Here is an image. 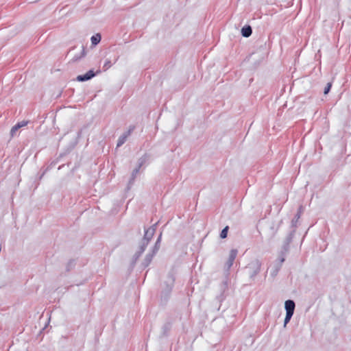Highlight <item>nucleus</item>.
I'll use <instances>...</instances> for the list:
<instances>
[{"instance_id": "nucleus-17", "label": "nucleus", "mask_w": 351, "mask_h": 351, "mask_svg": "<svg viewBox=\"0 0 351 351\" xmlns=\"http://www.w3.org/2000/svg\"><path fill=\"white\" fill-rule=\"evenodd\" d=\"M295 304L293 300H288L285 302V307H295Z\"/></svg>"}, {"instance_id": "nucleus-21", "label": "nucleus", "mask_w": 351, "mask_h": 351, "mask_svg": "<svg viewBox=\"0 0 351 351\" xmlns=\"http://www.w3.org/2000/svg\"><path fill=\"white\" fill-rule=\"evenodd\" d=\"M164 329V334L167 332L170 329V325L169 324H165L163 327Z\"/></svg>"}, {"instance_id": "nucleus-22", "label": "nucleus", "mask_w": 351, "mask_h": 351, "mask_svg": "<svg viewBox=\"0 0 351 351\" xmlns=\"http://www.w3.org/2000/svg\"><path fill=\"white\" fill-rule=\"evenodd\" d=\"M226 287H227V282H223L221 285V289H226Z\"/></svg>"}, {"instance_id": "nucleus-1", "label": "nucleus", "mask_w": 351, "mask_h": 351, "mask_svg": "<svg viewBox=\"0 0 351 351\" xmlns=\"http://www.w3.org/2000/svg\"><path fill=\"white\" fill-rule=\"evenodd\" d=\"M175 278L172 274H169L167 276L166 280L163 282L162 285V292H161V300H167L171 292L174 285Z\"/></svg>"}, {"instance_id": "nucleus-19", "label": "nucleus", "mask_w": 351, "mask_h": 351, "mask_svg": "<svg viewBox=\"0 0 351 351\" xmlns=\"http://www.w3.org/2000/svg\"><path fill=\"white\" fill-rule=\"evenodd\" d=\"M50 314L49 313H47V323L45 324V326L43 328V329L41 330L40 332H43V330H44L47 326H48L49 323V321H50Z\"/></svg>"}, {"instance_id": "nucleus-18", "label": "nucleus", "mask_w": 351, "mask_h": 351, "mask_svg": "<svg viewBox=\"0 0 351 351\" xmlns=\"http://www.w3.org/2000/svg\"><path fill=\"white\" fill-rule=\"evenodd\" d=\"M331 86H332V84L330 82H328L326 84V87L324 88V95H326V94H328L329 93V91H330V90L331 88Z\"/></svg>"}, {"instance_id": "nucleus-10", "label": "nucleus", "mask_w": 351, "mask_h": 351, "mask_svg": "<svg viewBox=\"0 0 351 351\" xmlns=\"http://www.w3.org/2000/svg\"><path fill=\"white\" fill-rule=\"evenodd\" d=\"M286 309V316L284 322V327L289 323L291 318L292 317L295 308H285Z\"/></svg>"}, {"instance_id": "nucleus-16", "label": "nucleus", "mask_w": 351, "mask_h": 351, "mask_svg": "<svg viewBox=\"0 0 351 351\" xmlns=\"http://www.w3.org/2000/svg\"><path fill=\"white\" fill-rule=\"evenodd\" d=\"M228 226H226L221 232L220 237L221 239H225L227 237L228 231Z\"/></svg>"}, {"instance_id": "nucleus-20", "label": "nucleus", "mask_w": 351, "mask_h": 351, "mask_svg": "<svg viewBox=\"0 0 351 351\" xmlns=\"http://www.w3.org/2000/svg\"><path fill=\"white\" fill-rule=\"evenodd\" d=\"M111 62L109 60H107L104 65V68H105V70L109 69L111 66Z\"/></svg>"}, {"instance_id": "nucleus-14", "label": "nucleus", "mask_w": 351, "mask_h": 351, "mask_svg": "<svg viewBox=\"0 0 351 351\" xmlns=\"http://www.w3.org/2000/svg\"><path fill=\"white\" fill-rule=\"evenodd\" d=\"M91 43H92V45H97L100 40H101V35L99 34H97L95 35H93L91 38Z\"/></svg>"}, {"instance_id": "nucleus-15", "label": "nucleus", "mask_w": 351, "mask_h": 351, "mask_svg": "<svg viewBox=\"0 0 351 351\" xmlns=\"http://www.w3.org/2000/svg\"><path fill=\"white\" fill-rule=\"evenodd\" d=\"M162 239V233L160 234L154 247V254H156L160 248V243Z\"/></svg>"}, {"instance_id": "nucleus-2", "label": "nucleus", "mask_w": 351, "mask_h": 351, "mask_svg": "<svg viewBox=\"0 0 351 351\" xmlns=\"http://www.w3.org/2000/svg\"><path fill=\"white\" fill-rule=\"evenodd\" d=\"M262 263L260 260L254 258L246 266L247 274L251 279L258 274L261 271Z\"/></svg>"}, {"instance_id": "nucleus-12", "label": "nucleus", "mask_w": 351, "mask_h": 351, "mask_svg": "<svg viewBox=\"0 0 351 351\" xmlns=\"http://www.w3.org/2000/svg\"><path fill=\"white\" fill-rule=\"evenodd\" d=\"M155 254H154V250H153L152 253H149L146 255V256L143 262V265L144 267H147L150 264V263Z\"/></svg>"}, {"instance_id": "nucleus-8", "label": "nucleus", "mask_w": 351, "mask_h": 351, "mask_svg": "<svg viewBox=\"0 0 351 351\" xmlns=\"http://www.w3.org/2000/svg\"><path fill=\"white\" fill-rule=\"evenodd\" d=\"M132 129L129 130L127 132L123 134L118 139L117 147L121 146L127 140L128 137L130 136Z\"/></svg>"}, {"instance_id": "nucleus-24", "label": "nucleus", "mask_w": 351, "mask_h": 351, "mask_svg": "<svg viewBox=\"0 0 351 351\" xmlns=\"http://www.w3.org/2000/svg\"><path fill=\"white\" fill-rule=\"evenodd\" d=\"M82 54H83V56L84 55V49L82 50Z\"/></svg>"}, {"instance_id": "nucleus-11", "label": "nucleus", "mask_w": 351, "mask_h": 351, "mask_svg": "<svg viewBox=\"0 0 351 351\" xmlns=\"http://www.w3.org/2000/svg\"><path fill=\"white\" fill-rule=\"evenodd\" d=\"M252 33V27L250 25L244 26L241 29V34L243 37L247 38L251 36Z\"/></svg>"}, {"instance_id": "nucleus-23", "label": "nucleus", "mask_w": 351, "mask_h": 351, "mask_svg": "<svg viewBox=\"0 0 351 351\" xmlns=\"http://www.w3.org/2000/svg\"><path fill=\"white\" fill-rule=\"evenodd\" d=\"M43 317H44V315H43V314H42V315L40 317V319H42L43 318Z\"/></svg>"}, {"instance_id": "nucleus-3", "label": "nucleus", "mask_w": 351, "mask_h": 351, "mask_svg": "<svg viewBox=\"0 0 351 351\" xmlns=\"http://www.w3.org/2000/svg\"><path fill=\"white\" fill-rule=\"evenodd\" d=\"M284 261L285 258L282 256L279 258V259L276 260L274 263H273L272 265H271L270 267L269 268V272L272 278H274L277 276Z\"/></svg>"}, {"instance_id": "nucleus-4", "label": "nucleus", "mask_w": 351, "mask_h": 351, "mask_svg": "<svg viewBox=\"0 0 351 351\" xmlns=\"http://www.w3.org/2000/svg\"><path fill=\"white\" fill-rule=\"evenodd\" d=\"M156 226H157V223H155L154 225H153L152 226H151L150 228H149L148 229L145 230V234L143 238V240H145V241H147V242H149L152 240V239L156 232Z\"/></svg>"}, {"instance_id": "nucleus-9", "label": "nucleus", "mask_w": 351, "mask_h": 351, "mask_svg": "<svg viewBox=\"0 0 351 351\" xmlns=\"http://www.w3.org/2000/svg\"><path fill=\"white\" fill-rule=\"evenodd\" d=\"M148 243L149 242L142 239L139 244V250L135 254V256H136V258H138L141 255V254L145 251Z\"/></svg>"}, {"instance_id": "nucleus-6", "label": "nucleus", "mask_w": 351, "mask_h": 351, "mask_svg": "<svg viewBox=\"0 0 351 351\" xmlns=\"http://www.w3.org/2000/svg\"><path fill=\"white\" fill-rule=\"evenodd\" d=\"M95 75V73L92 70H90L84 75H78L76 79L79 82H85V81L90 80Z\"/></svg>"}, {"instance_id": "nucleus-13", "label": "nucleus", "mask_w": 351, "mask_h": 351, "mask_svg": "<svg viewBox=\"0 0 351 351\" xmlns=\"http://www.w3.org/2000/svg\"><path fill=\"white\" fill-rule=\"evenodd\" d=\"M141 162H139L138 167L135 168V169L132 171V178H131V179H130V182H133V181L134 180V179H135V178H136V175L138 173L139 169H140V168H141V165H143V161H144V160H143V159H141Z\"/></svg>"}, {"instance_id": "nucleus-5", "label": "nucleus", "mask_w": 351, "mask_h": 351, "mask_svg": "<svg viewBox=\"0 0 351 351\" xmlns=\"http://www.w3.org/2000/svg\"><path fill=\"white\" fill-rule=\"evenodd\" d=\"M238 250L236 249H232L230 250L229 254L228 259L225 265L226 269H229L233 265V263L237 256Z\"/></svg>"}, {"instance_id": "nucleus-7", "label": "nucleus", "mask_w": 351, "mask_h": 351, "mask_svg": "<svg viewBox=\"0 0 351 351\" xmlns=\"http://www.w3.org/2000/svg\"><path fill=\"white\" fill-rule=\"evenodd\" d=\"M27 123L28 122L26 121H22L21 122H19L14 126H13L12 128V129H11V131H10L11 136H13L19 129H20L21 128H23V127L27 125Z\"/></svg>"}]
</instances>
